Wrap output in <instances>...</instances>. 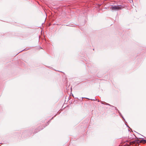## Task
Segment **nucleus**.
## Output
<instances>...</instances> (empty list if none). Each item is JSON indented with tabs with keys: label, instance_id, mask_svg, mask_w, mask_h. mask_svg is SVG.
<instances>
[{
	"label": "nucleus",
	"instance_id": "7ed1b4c3",
	"mask_svg": "<svg viewBox=\"0 0 146 146\" xmlns=\"http://www.w3.org/2000/svg\"><path fill=\"white\" fill-rule=\"evenodd\" d=\"M137 143V142L136 141H133L130 142V145H136V144Z\"/></svg>",
	"mask_w": 146,
	"mask_h": 146
},
{
	"label": "nucleus",
	"instance_id": "f03ea898",
	"mask_svg": "<svg viewBox=\"0 0 146 146\" xmlns=\"http://www.w3.org/2000/svg\"><path fill=\"white\" fill-rule=\"evenodd\" d=\"M142 143L144 144L146 143V140L142 139L141 140H138L137 143Z\"/></svg>",
	"mask_w": 146,
	"mask_h": 146
},
{
	"label": "nucleus",
	"instance_id": "f257e3e1",
	"mask_svg": "<svg viewBox=\"0 0 146 146\" xmlns=\"http://www.w3.org/2000/svg\"><path fill=\"white\" fill-rule=\"evenodd\" d=\"M110 9L113 10H121L122 9L121 5H117L112 6L110 8Z\"/></svg>",
	"mask_w": 146,
	"mask_h": 146
}]
</instances>
